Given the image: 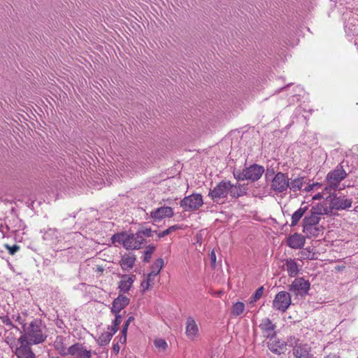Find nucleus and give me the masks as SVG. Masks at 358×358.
Returning a JSON list of instances; mask_svg holds the SVG:
<instances>
[{"label": "nucleus", "mask_w": 358, "mask_h": 358, "mask_svg": "<svg viewBox=\"0 0 358 358\" xmlns=\"http://www.w3.org/2000/svg\"><path fill=\"white\" fill-rule=\"evenodd\" d=\"M182 229V227L179 224H175V225H173L168 228L170 234L172 233L173 231H176L178 229Z\"/></svg>", "instance_id": "45"}, {"label": "nucleus", "mask_w": 358, "mask_h": 358, "mask_svg": "<svg viewBox=\"0 0 358 358\" xmlns=\"http://www.w3.org/2000/svg\"><path fill=\"white\" fill-rule=\"evenodd\" d=\"M134 320V317L133 316H130L127 321L123 324L124 327H129L131 322H132Z\"/></svg>", "instance_id": "49"}, {"label": "nucleus", "mask_w": 358, "mask_h": 358, "mask_svg": "<svg viewBox=\"0 0 358 358\" xmlns=\"http://www.w3.org/2000/svg\"><path fill=\"white\" fill-rule=\"evenodd\" d=\"M127 330H128V328L126 327H122V335H125L127 336Z\"/></svg>", "instance_id": "54"}, {"label": "nucleus", "mask_w": 358, "mask_h": 358, "mask_svg": "<svg viewBox=\"0 0 358 358\" xmlns=\"http://www.w3.org/2000/svg\"><path fill=\"white\" fill-rule=\"evenodd\" d=\"M136 256L132 253H126L122 256L120 264L122 270L129 271L131 269L136 262Z\"/></svg>", "instance_id": "21"}, {"label": "nucleus", "mask_w": 358, "mask_h": 358, "mask_svg": "<svg viewBox=\"0 0 358 358\" xmlns=\"http://www.w3.org/2000/svg\"><path fill=\"white\" fill-rule=\"evenodd\" d=\"M310 289V282L302 278H296L289 285V290L296 295H306Z\"/></svg>", "instance_id": "12"}, {"label": "nucleus", "mask_w": 358, "mask_h": 358, "mask_svg": "<svg viewBox=\"0 0 358 358\" xmlns=\"http://www.w3.org/2000/svg\"><path fill=\"white\" fill-rule=\"evenodd\" d=\"M244 194L245 191L240 184L233 185L230 181L222 180L210 190L208 196L214 201L218 202L220 199L227 198L228 194L231 198H238Z\"/></svg>", "instance_id": "2"}, {"label": "nucleus", "mask_w": 358, "mask_h": 358, "mask_svg": "<svg viewBox=\"0 0 358 358\" xmlns=\"http://www.w3.org/2000/svg\"><path fill=\"white\" fill-rule=\"evenodd\" d=\"M291 301V296L288 292H280L273 301V308L277 310L285 312L290 306Z\"/></svg>", "instance_id": "11"}, {"label": "nucleus", "mask_w": 358, "mask_h": 358, "mask_svg": "<svg viewBox=\"0 0 358 358\" xmlns=\"http://www.w3.org/2000/svg\"><path fill=\"white\" fill-rule=\"evenodd\" d=\"M113 351H114L115 353H118V352H119V351H120V346H119V345H118L117 343V344H115V345H113Z\"/></svg>", "instance_id": "52"}, {"label": "nucleus", "mask_w": 358, "mask_h": 358, "mask_svg": "<svg viewBox=\"0 0 358 358\" xmlns=\"http://www.w3.org/2000/svg\"><path fill=\"white\" fill-rule=\"evenodd\" d=\"M115 316V320L113 322V324L115 326L119 327L122 322V316L119 313H113Z\"/></svg>", "instance_id": "41"}, {"label": "nucleus", "mask_w": 358, "mask_h": 358, "mask_svg": "<svg viewBox=\"0 0 358 358\" xmlns=\"http://www.w3.org/2000/svg\"><path fill=\"white\" fill-rule=\"evenodd\" d=\"M137 233L140 234L141 237H143V236L146 237H151L152 236L153 231L150 228H145L138 231Z\"/></svg>", "instance_id": "37"}, {"label": "nucleus", "mask_w": 358, "mask_h": 358, "mask_svg": "<svg viewBox=\"0 0 358 358\" xmlns=\"http://www.w3.org/2000/svg\"><path fill=\"white\" fill-rule=\"evenodd\" d=\"M119 327L115 326V324H113L111 327H108V329H110V331H108V333L109 334H111V337H113V336L117 331Z\"/></svg>", "instance_id": "43"}, {"label": "nucleus", "mask_w": 358, "mask_h": 358, "mask_svg": "<svg viewBox=\"0 0 358 358\" xmlns=\"http://www.w3.org/2000/svg\"><path fill=\"white\" fill-rule=\"evenodd\" d=\"M113 243H120L127 250L139 249L145 241L144 237L136 234L121 233L114 234L111 238Z\"/></svg>", "instance_id": "3"}, {"label": "nucleus", "mask_w": 358, "mask_h": 358, "mask_svg": "<svg viewBox=\"0 0 358 358\" xmlns=\"http://www.w3.org/2000/svg\"><path fill=\"white\" fill-rule=\"evenodd\" d=\"M141 287H143V291L146 290V280H144L141 282Z\"/></svg>", "instance_id": "55"}, {"label": "nucleus", "mask_w": 358, "mask_h": 358, "mask_svg": "<svg viewBox=\"0 0 358 358\" xmlns=\"http://www.w3.org/2000/svg\"><path fill=\"white\" fill-rule=\"evenodd\" d=\"M126 341H127V336L125 335H122L120 338V341L122 343H126Z\"/></svg>", "instance_id": "53"}, {"label": "nucleus", "mask_w": 358, "mask_h": 358, "mask_svg": "<svg viewBox=\"0 0 358 358\" xmlns=\"http://www.w3.org/2000/svg\"><path fill=\"white\" fill-rule=\"evenodd\" d=\"M264 172V169L263 166L253 164L250 167L245 168L242 171H234V176L238 180H250L256 181L261 178Z\"/></svg>", "instance_id": "6"}, {"label": "nucleus", "mask_w": 358, "mask_h": 358, "mask_svg": "<svg viewBox=\"0 0 358 358\" xmlns=\"http://www.w3.org/2000/svg\"><path fill=\"white\" fill-rule=\"evenodd\" d=\"M129 299L124 295L120 294L113 302L111 307L112 313H120V312L129 303Z\"/></svg>", "instance_id": "19"}, {"label": "nucleus", "mask_w": 358, "mask_h": 358, "mask_svg": "<svg viewBox=\"0 0 358 358\" xmlns=\"http://www.w3.org/2000/svg\"><path fill=\"white\" fill-rule=\"evenodd\" d=\"M245 310V304L243 302H236L232 306L231 315L233 316H238L241 315Z\"/></svg>", "instance_id": "32"}, {"label": "nucleus", "mask_w": 358, "mask_h": 358, "mask_svg": "<svg viewBox=\"0 0 358 358\" xmlns=\"http://www.w3.org/2000/svg\"><path fill=\"white\" fill-rule=\"evenodd\" d=\"M155 250V247L154 245H148L144 252V257L143 261L145 262H148L151 259L152 255L154 252Z\"/></svg>", "instance_id": "34"}, {"label": "nucleus", "mask_w": 358, "mask_h": 358, "mask_svg": "<svg viewBox=\"0 0 358 358\" xmlns=\"http://www.w3.org/2000/svg\"><path fill=\"white\" fill-rule=\"evenodd\" d=\"M6 341L17 358H36V355L31 348V345H34L33 343H29V341L21 339V337L15 341L10 338L9 336H6Z\"/></svg>", "instance_id": "4"}, {"label": "nucleus", "mask_w": 358, "mask_h": 358, "mask_svg": "<svg viewBox=\"0 0 358 358\" xmlns=\"http://www.w3.org/2000/svg\"><path fill=\"white\" fill-rule=\"evenodd\" d=\"M185 334L188 338L192 341H194L199 337V327L194 319L192 317H189L187 319Z\"/></svg>", "instance_id": "17"}, {"label": "nucleus", "mask_w": 358, "mask_h": 358, "mask_svg": "<svg viewBox=\"0 0 358 358\" xmlns=\"http://www.w3.org/2000/svg\"><path fill=\"white\" fill-rule=\"evenodd\" d=\"M203 197L200 194H192L180 201V206L186 211L194 210L203 205Z\"/></svg>", "instance_id": "10"}, {"label": "nucleus", "mask_w": 358, "mask_h": 358, "mask_svg": "<svg viewBox=\"0 0 358 358\" xmlns=\"http://www.w3.org/2000/svg\"><path fill=\"white\" fill-rule=\"evenodd\" d=\"M164 266V260L162 258L157 259L153 264L152 266V273L154 275H158L160 271L163 268Z\"/></svg>", "instance_id": "33"}, {"label": "nucleus", "mask_w": 358, "mask_h": 358, "mask_svg": "<svg viewBox=\"0 0 358 358\" xmlns=\"http://www.w3.org/2000/svg\"><path fill=\"white\" fill-rule=\"evenodd\" d=\"M322 198V194L321 193H317L313 196V200H319Z\"/></svg>", "instance_id": "51"}, {"label": "nucleus", "mask_w": 358, "mask_h": 358, "mask_svg": "<svg viewBox=\"0 0 358 358\" xmlns=\"http://www.w3.org/2000/svg\"><path fill=\"white\" fill-rule=\"evenodd\" d=\"M285 266L289 276L295 277L297 275L299 269L296 262L294 259H287Z\"/></svg>", "instance_id": "28"}, {"label": "nucleus", "mask_w": 358, "mask_h": 358, "mask_svg": "<svg viewBox=\"0 0 358 358\" xmlns=\"http://www.w3.org/2000/svg\"><path fill=\"white\" fill-rule=\"evenodd\" d=\"M306 242L305 237L298 233L289 236L287 238V245L293 249H301Z\"/></svg>", "instance_id": "20"}, {"label": "nucleus", "mask_w": 358, "mask_h": 358, "mask_svg": "<svg viewBox=\"0 0 358 358\" xmlns=\"http://www.w3.org/2000/svg\"><path fill=\"white\" fill-rule=\"evenodd\" d=\"M124 164L127 167L128 166H130V161L127 159L126 162H124Z\"/></svg>", "instance_id": "56"}, {"label": "nucleus", "mask_w": 358, "mask_h": 358, "mask_svg": "<svg viewBox=\"0 0 358 358\" xmlns=\"http://www.w3.org/2000/svg\"><path fill=\"white\" fill-rule=\"evenodd\" d=\"M319 187H321V185L320 183H318V182L312 183V184H309L308 185H307L305 187L304 190L308 192H310Z\"/></svg>", "instance_id": "40"}, {"label": "nucleus", "mask_w": 358, "mask_h": 358, "mask_svg": "<svg viewBox=\"0 0 358 358\" xmlns=\"http://www.w3.org/2000/svg\"><path fill=\"white\" fill-rule=\"evenodd\" d=\"M331 213V208L327 203H320L313 206L308 214L317 218H321L322 215Z\"/></svg>", "instance_id": "18"}, {"label": "nucleus", "mask_w": 358, "mask_h": 358, "mask_svg": "<svg viewBox=\"0 0 358 358\" xmlns=\"http://www.w3.org/2000/svg\"><path fill=\"white\" fill-rule=\"evenodd\" d=\"M20 337L34 345L42 343L48 337L46 327L41 320L34 319L28 325H24Z\"/></svg>", "instance_id": "1"}, {"label": "nucleus", "mask_w": 358, "mask_h": 358, "mask_svg": "<svg viewBox=\"0 0 358 358\" xmlns=\"http://www.w3.org/2000/svg\"><path fill=\"white\" fill-rule=\"evenodd\" d=\"M169 234H170V232H169V229H166V230H164V231H163L162 232L158 233L157 234V236H158V238H160L164 237V236H167Z\"/></svg>", "instance_id": "46"}, {"label": "nucleus", "mask_w": 358, "mask_h": 358, "mask_svg": "<svg viewBox=\"0 0 358 358\" xmlns=\"http://www.w3.org/2000/svg\"><path fill=\"white\" fill-rule=\"evenodd\" d=\"M59 233L57 229L50 228L44 232L43 238L50 244H56L59 241Z\"/></svg>", "instance_id": "23"}, {"label": "nucleus", "mask_w": 358, "mask_h": 358, "mask_svg": "<svg viewBox=\"0 0 358 358\" xmlns=\"http://www.w3.org/2000/svg\"><path fill=\"white\" fill-rule=\"evenodd\" d=\"M54 347L55 350L61 355H69V348L66 350V347L64 345V338L62 336H57L54 341Z\"/></svg>", "instance_id": "29"}, {"label": "nucleus", "mask_w": 358, "mask_h": 358, "mask_svg": "<svg viewBox=\"0 0 358 358\" xmlns=\"http://www.w3.org/2000/svg\"><path fill=\"white\" fill-rule=\"evenodd\" d=\"M111 339V334H109L108 331H105L101 333V334L96 338V342L99 345L105 346L110 343Z\"/></svg>", "instance_id": "31"}, {"label": "nucleus", "mask_w": 358, "mask_h": 358, "mask_svg": "<svg viewBox=\"0 0 358 358\" xmlns=\"http://www.w3.org/2000/svg\"><path fill=\"white\" fill-rule=\"evenodd\" d=\"M305 184L304 177H296L294 178H289V190L293 192L300 191L303 185Z\"/></svg>", "instance_id": "27"}, {"label": "nucleus", "mask_w": 358, "mask_h": 358, "mask_svg": "<svg viewBox=\"0 0 358 358\" xmlns=\"http://www.w3.org/2000/svg\"><path fill=\"white\" fill-rule=\"evenodd\" d=\"M154 345L159 350H165L168 347L167 343L162 338L155 339Z\"/></svg>", "instance_id": "35"}, {"label": "nucleus", "mask_w": 358, "mask_h": 358, "mask_svg": "<svg viewBox=\"0 0 358 358\" xmlns=\"http://www.w3.org/2000/svg\"><path fill=\"white\" fill-rule=\"evenodd\" d=\"M259 327L264 336L267 338L273 339L275 336V325L268 318H263Z\"/></svg>", "instance_id": "16"}, {"label": "nucleus", "mask_w": 358, "mask_h": 358, "mask_svg": "<svg viewBox=\"0 0 358 358\" xmlns=\"http://www.w3.org/2000/svg\"><path fill=\"white\" fill-rule=\"evenodd\" d=\"M157 275H154L152 273V271H151L150 273H148L147 278H146V289H149L150 287H151L154 284V278L157 277Z\"/></svg>", "instance_id": "38"}, {"label": "nucleus", "mask_w": 358, "mask_h": 358, "mask_svg": "<svg viewBox=\"0 0 358 358\" xmlns=\"http://www.w3.org/2000/svg\"><path fill=\"white\" fill-rule=\"evenodd\" d=\"M321 218L310 214L305 215L303 220V232L308 238L317 237L322 234L324 227L320 224Z\"/></svg>", "instance_id": "5"}, {"label": "nucleus", "mask_w": 358, "mask_h": 358, "mask_svg": "<svg viewBox=\"0 0 358 358\" xmlns=\"http://www.w3.org/2000/svg\"><path fill=\"white\" fill-rule=\"evenodd\" d=\"M5 248L8 250L9 254L11 255H15L20 250V246L15 244L12 246L8 244H6Z\"/></svg>", "instance_id": "39"}, {"label": "nucleus", "mask_w": 358, "mask_h": 358, "mask_svg": "<svg viewBox=\"0 0 358 358\" xmlns=\"http://www.w3.org/2000/svg\"><path fill=\"white\" fill-rule=\"evenodd\" d=\"M173 210L169 206L157 208L150 212V217L155 222H159L164 218H170L173 216Z\"/></svg>", "instance_id": "13"}, {"label": "nucleus", "mask_w": 358, "mask_h": 358, "mask_svg": "<svg viewBox=\"0 0 358 358\" xmlns=\"http://www.w3.org/2000/svg\"><path fill=\"white\" fill-rule=\"evenodd\" d=\"M316 253L314 252L313 248L307 247L299 252V255L302 259H316Z\"/></svg>", "instance_id": "30"}, {"label": "nucleus", "mask_w": 358, "mask_h": 358, "mask_svg": "<svg viewBox=\"0 0 358 358\" xmlns=\"http://www.w3.org/2000/svg\"><path fill=\"white\" fill-rule=\"evenodd\" d=\"M0 358H1V357H0Z\"/></svg>", "instance_id": "57"}, {"label": "nucleus", "mask_w": 358, "mask_h": 358, "mask_svg": "<svg viewBox=\"0 0 358 358\" xmlns=\"http://www.w3.org/2000/svg\"><path fill=\"white\" fill-rule=\"evenodd\" d=\"M93 269H94V272H96V273H99V274H102V273L104 270L103 268L99 265H96L95 267H94Z\"/></svg>", "instance_id": "47"}, {"label": "nucleus", "mask_w": 358, "mask_h": 358, "mask_svg": "<svg viewBox=\"0 0 358 358\" xmlns=\"http://www.w3.org/2000/svg\"><path fill=\"white\" fill-rule=\"evenodd\" d=\"M345 31L349 36H357L358 20L355 17H350L345 24Z\"/></svg>", "instance_id": "22"}, {"label": "nucleus", "mask_w": 358, "mask_h": 358, "mask_svg": "<svg viewBox=\"0 0 358 358\" xmlns=\"http://www.w3.org/2000/svg\"><path fill=\"white\" fill-rule=\"evenodd\" d=\"M324 358H340V356L337 354H329L325 356Z\"/></svg>", "instance_id": "50"}, {"label": "nucleus", "mask_w": 358, "mask_h": 358, "mask_svg": "<svg viewBox=\"0 0 358 358\" xmlns=\"http://www.w3.org/2000/svg\"><path fill=\"white\" fill-rule=\"evenodd\" d=\"M352 203V199H347L342 196H334L330 199L329 207L331 208V211L334 209L341 210L350 208Z\"/></svg>", "instance_id": "14"}, {"label": "nucleus", "mask_w": 358, "mask_h": 358, "mask_svg": "<svg viewBox=\"0 0 358 358\" xmlns=\"http://www.w3.org/2000/svg\"><path fill=\"white\" fill-rule=\"evenodd\" d=\"M264 288L263 286H261L259 287L255 292L254 295L252 297V299L250 301V303H253L259 300L264 294Z\"/></svg>", "instance_id": "36"}, {"label": "nucleus", "mask_w": 358, "mask_h": 358, "mask_svg": "<svg viewBox=\"0 0 358 358\" xmlns=\"http://www.w3.org/2000/svg\"><path fill=\"white\" fill-rule=\"evenodd\" d=\"M347 176V173L342 166H336V168L330 171L326 178L329 189L336 190L338 188L340 182ZM328 187H326L327 189Z\"/></svg>", "instance_id": "8"}, {"label": "nucleus", "mask_w": 358, "mask_h": 358, "mask_svg": "<svg viewBox=\"0 0 358 358\" xmlns=\"http://www.w3.org/2000/svg\"><path fill=\"white\" fill-rule=\"evenodd\" d=\"M15 320L18 322L20 324L22 325V329L24 328V325H27L24 322V320L22 319V317L20 316L19 315L16 316Z\"/></svg>", "instance_id": "48"}, {"label": "nucleus", "mask_w": 358, "mask_h": 358, "mask_svg": "<svg viewBox=\"0 0 358 358\" xmlns=\"http://www.w3.org/2000/svg\"><path fill=\"white\" fill-rule=\"evenodd\" d=\"M134 275H131V276H129V275H122V279L120 281V283H119V286H118V288L120 289V292H127L134 281Z\"/></svg>", "instance_id": "26"}, {"label": "nucleus", "mask_w": 358, "mask_h": 358, "mask_svg": "<svg viewBox=\"0 0 358 358\" xmlns=\"http://www.w3.org/2000/svg\"><path fill=\"white\" fill-rule=\"evenodd\" d=\"M268 348L272 352L276 355H281L285 351V345L279 341H276L275 336L273 339L270 338L268 342Z\"/></svg>", "instance_id": "25"}, {"label": "nucleus", "mask_w": 358, "mask_h": 358, "mask_svg": "<svg viewBox=\"0 0 358 358\" xmlns=\"http://www.w3.org/2000/svg\"><path fill=\"white\" fill-rule=\"evenodd\" d=\"M289 187V178L285 173L278 172L271 181V189L275 194L285 193Z\"/></svg>", "instance_id": "9"}, {"label": "nucleus", "mask_w": 358, "mask_h": 358, "mask_svg": "<svg viewBox=\"0 0 358 358\" xmlns=\"http://www.w3.org/2000/svg\"><path fill=\"white\" fill-rule=\"evenodd\" d=\"M2 322L5 325L10 327H13V324L10 318L4 317L2 319Z\"/></svg>", "instance_id": "44"}, {"label": "nucleus", "mask_w": 358, "mask_h": 358, "mask_svg": "<svg viewBox=\"0 0 358 358\" xmlns=\"http://www.w3.org/2000/svg\"><path fill=\"white\" fill-rule=\"evenodd\" d=\"M308 210V206L305 203H302L299 209H297L292 215L291 227L296 226L299 221L302 218L306 211Z\"/></svg>", "instance_id": "24"}, {"label": "nucleus", "mask_w": 358, "mask_h": 358, "mask_svg": "<svg viewBox=\"0 0 358 358\" xmlns=\"http://www.w3.org/2000/svg\"><path fill=\"white\" fill-rule=\"evenodd\" d=\"M92 351L87 348L82 343H75L69 348V355L74 358H92Z\"/></svg>", "instance_id": "15"}, {"label": "nucleus", "mask_w": 358, "mask_h": 358, "mask_svg": "<svg viewBox=\"0 0 358 358\" xmlns=\"http://www.w3.org/2000/svg\"><path fill=\"white\" fill-rule=\"evenodd\" d=\"M209 256H210L212 266H215V264H216V255H215V251L212 250L211 252L210 253Z\"/></svg>", "instance_id": "42"}, {"label": "nucleus", "mask_w": 358, "mask_h": 358, "mask_svg": "<svg viewBox=\"0 0 358 358\" xmlns=\"http://www.w3.org/2000/svg\"><path fill=\"white\" fill-rule=\"evenodd\" d=\"M288 345L293 346V354L296 358H313L310 352V347L308 344H302L295 337H290Z\"/></svg>", "instance_id": "7"}]
</instances>
